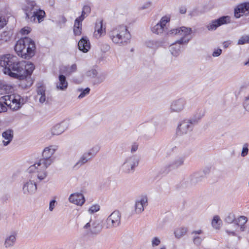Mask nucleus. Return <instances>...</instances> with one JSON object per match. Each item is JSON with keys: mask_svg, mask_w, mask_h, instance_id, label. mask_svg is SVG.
Masks as SVG:
<instances>
[{"mask_svg": "<svg viewBox=\"0 0 249 249\" xmlns=\"http://www.w3.org/2000/svg\"><path fill=\"white\" fill-rule=\"evenodd\" d=\"M248 152H249L248 144L247 143H246L243 145V147L242 148L241 155L242 157H244L248 155Z\"/></svg>", "mask_w": 249, "mask_h": 249, "instance_id": "nucleus-45", "label": "nucleus"}, {"mask_svg": "<svg viewBox=\"0 0 249 249\" xmlns=\"http://www.w3.org/2000/svg\"><path fill=\"white\" fill-rule=\"evenodd\" d=\"M90 160L83 154L80 158L79 160L73 166V169H78L83 165L88 162Z\"/></svg>", "mask_w": 249, "mask_h": 249, "instance_id": "nucleus-28", "label": "nucleus"}, {"mask_svg": "<svg viewBox=\"0 0 249 249\" xmlns=\"http://www.w3.org/2000/svg\"><path fill=\"white\" fill-rule=\"evenodd\" d=\"M234 228L235 230H226L225 231L229 235L236 236L237 235L236 231H237V229L238 228H236L235 227H234Z\"/></svg>", "mask_w": 249, "mask_h": 249, "instance_id": "nucleus-51", "label": "nucleus"}, {"mask_svg": "<svg viewBox=\"0 0 249 249\" xmlns=\"http://www.w3.org/2000/svg\"><path fill=\"white\" fill-rule=\"evenodd\" d=\"M148 198L146 195L141 196L136 201L134 206V212L140 214L143 212L144 208L147 206Z\"/></svg>", "mask_w": 249, "mask_h": 249, "instance_id": "nucleus-15", "label": "nucleus"}, {"mask_svg": "<svg viewBox=\"0 0 249 249\" xmlns=\"http://www.w3.org/2000/svg\"><path fill=\"white\" fill-rule=\"evenodd\" d=\"M77 69V65L76 64H73L71 65H68L65 67L63 72L66 75H71L72 73L76 71Z\"/></svg>", "mask_w": 249, "mask_h": 249, "instance_id": "nucleus-31", "label": "nucleus"}, {"mask_svg": "<svg viewBox=\"0 0 249 249\" xmlns=\"http://www.w3.org/2000/svg\"><path fill=\"white\" fill-rule=\"evenodd\" d=\"M180 45L177 41L170 46V51L174 56H178L180 52Z\"/></svg>", "mask_w": 249, "mask_h": 249, "instance_id": "nucleus-29", "label": "nucleus"}, {"mask_svg": "<svg viewBox=\"0 0 249 249\" xmlns=\"http://www.w3.org/2000/svg\"><path fill=\"white\" fill-rule=\"evenodd\" d=\"M88 15V14H87V13H86L83 10H82L81 15L79 16L78 18H82V20L83 21V20L85 19L86 17Z\"/></svg>", "mask_w": 249, "mask_h": 249, "instance_id": "nucleus-62", "label": "nucleus"}, {"mask_svg": "<svg viewBox=\"0 0 249 249\" xmlns=\"http://www.w3.org/2000/svg\"><path fill=\"white\" fill-rule=\"evenodd\" d=\"M139 160V158L136 155L127 157L121 166V170L126 174L133 173L138 166Z\"/></svg>", "mask_w": 249, "mask_h": 249, "instance_id": "nucleus-8", "label": "nucleus"}, {"mask_svg": "<svg viewBox=\"0 0 249 249\" xmlns=\"http://www.w3.org/2000/svg\"><path fill=\"white\" fill-rule=\"evenodd\" d=\"M0 66L3 68L4 74L19 79L31 75L35 69L33 63L20 61L17 56L11 54L0 57Z\"/></svg>", "mask_w": 249, "mask_h": 249, "instance_id": "nucleus-1", "label": "nucleus"}, {"mask_svg": "<svg viewBox=\"0 0 249 249\" xmlns=\"http://www.w3.org/2000/svg\"><path fill=\"white\" fill-rule=\"evenodd\" d=\"M69 126V123L68 121H63L53 126L50 129V132L53 136L61 135L68 129Z\"/></svg>", "mask_w": 249, "mask_h": 249, "instance_id": "nucleus-16", "label": "nucleus"}, {"mask_svg": "<svg viewBox=\"0 0 249 249\" xmlns=\"http://www.w3.org/2000/svg\"><path fill=\"white\" fill-rule=\"evenodd\" d=\"M204 238V237L202 235H194L193 242L194 244H195L196 246H199L201 244Z\"/></svg>", "mask_w": 249, "mask_h": 249, "instance_id": "nucleus-40", "label": "nucleus"}, {"mask_svg": "<svg viewBox=\"0 0 249 249\" xmlns=\"http://www.w3.org/2000/svg\"><path fill=\"white\" fill-rule=\"evenodd\" d=\"M121 214L118 211L113 212L107 218L105 227L109 229L118 227L121 224Z\"/></svg>", "mask_w": 249, "mask_h": 249, "instance_id": "nucleus-10", "label": "nucleus"}, {"mask_svg": "<svg viewBox=\"0 0 249 249\" xmlns=\"http://www.w3.org/2000/svg\"><path fill=\"white\" fill-rule=\"evenodd\" d=\"M185 158L182 156H178L174 158L169 164L170 169H176L182 166L184 164Z\"/></svg>", "mask_w": 249, "mask_h": 249, "instance_id": "nucleus-21", "label": "nucleus"}, {"mask_svg": "<svg viewBox=\"0 0 249 249\" xmlns=\"http://www.w3.org/2000/svg\"><path fill=\"white\" fill-rule=\"evenodd\" d=\"M146 46L152 49H156L160 46V43L156 40H148L146 42Z\"/></svg>", "mask_w": 249, "mask_h": 249, "instance_id": "nucleus-36", "label": "nucleus"}, {"mask_svg": "<svg viewBox=\"0 0 249 249\" xmlns=\"http://www.w3.org/2000/svg\"><path fill=\"white\" fill-rule=\"evenodd\" d=\"M222 53V50L219 48L215 49L212 55L213 57L219 56Z\"/></svg>", "mask_w": 249, "mask_h": 249, "instance_id": "nucleus-52", "label": "nucleus"}, {"mask_svg": "<svg viewBox=\"0 0 249 249\" xmlns=\"http://www.w3.org/2000/svg\"><path fill=\"white\" fill-rule=\"evenodd\" d=\"M151 243L153 248L159 246L161 243L160 238L157 236L152 237L151 239Z\"/></svg>", "mask_w": 249, "mask_h": 249, "instance_id": "nucleus-38", "label": "nucleus"}, {"mask_svg": "<svg viewBox=\"0 0 249 249\" xmlns=\"http://www.w3.org/2000/svg\"><path fill=\"white\" fill-rule=\"evenodd\" d=\"M70 202L81 206L85 202V198L83 194L80 193H75L71 194L69 197Z\"/></svg>", "mask_w": 249, "mask_h": 249, "instance_id": "nucleus-17", "label": "nucleus"}, {"mask_svg": "<svg viewBox=\"0 0 249 249\" xmlns=\"http://www.w3.org/2000/svg\"><path fill=\"white\" fill-rule=\"evenodd\" d=\"M106 78V75L105 73L101 72L97 73V75L95 77V79L93 81L94 84L99 85L105 81Z\"/></svg>", "mask_w": 249, "mask_h": 249, "instance_id": "nucleus-33", "label": "nucleus"}, {"mask_svg": "<svg viewBox=\"0 0 249 249\" xmlns=\"http://www.w3.org/2000/svg\"><path fill=\"white\" fill-rule=\"evenodd\" d=\"M192 33V30L191 28L182 26L171 29L168 31L167 34L168 36L177 35L180 38L177 40V42L184 45H187L191 40Z\"/></svg>", "mask_w": 249, "mask_h": 249, "instance_id": "nucleus-6", "label": "nucleus"}, {"mask_svg": "<svg viewBox=\"0 0 249 249\" xmlns=\"http://www.w3.org/2000/svg\"><path fill=\"white\" fill-rule=\"evenodd\" d=\"M28 172L31 174L30 179L26 181L23 184L22 187L23 192L25 195H32L34 194L37 190L36 183L43 179H39L37 178H34V172Z\"/></svg>", "mask_w": 249, "mask_h": 249, "instance_id": "nucleus-9", "label": "nucleus"}, {"mask_svg": "<svg viewBox=\"0 0 249 249\" xmlns=\"http://www.w3.org/2000/svg\"><path fill=\"white\" fill-rule=\"evenodd\" d=\"M186 12V8L185 7H181L179 8V13L184 14Z\"/></svg>", "mask_w": 249, "mask_h": 249, "instance_id": "nucleus-64", "label": "nucleus"}, {"mask_svg": "<svg viewBox=\"0 0 249 249\" xmlns=\"http://www.w3.org/2000/svg\"><path fill=\"white\" fill-rule=\"evenodd\" d=\"M36 46L35 42L31 38L24 37L17 42L15 50L21 57L30 59L35 54Z\"/></svg>", "mask_w": 249, "mask_h": 249, "instance_id": "nucleus-4", "label": "nucleus"}, {"mask_svg": "<svg viewBox=\"0 0 249 249\" xmlns=\"http://www.w3.org/2000/svg\"><path fill=\"white\" fill-rule=\"evenodd\" d=\"M203 231L201 230H195L192 231V234L194 235L199 236L198 235H202Z\"/></svg>", "mask_w": 249, "mask_h": 249, "instance_id": "nucleus-59", "label": "nucleus"}, {"mask_svg": "<svg viewBox=\"0 0 249 249\" xmlns=\"http://www.w3.org/2000/svg\"><path fill=\"white\" fill-rule=\"evenodd\" d=\"M100 207L98 204L93 205L89 209L88 212L89 213L92 214L100 210Z\"/></svg>", "mask_w": 249, "mask_h": 249, "instance_id": "nucleus-43", "label": "nucleus"}, {"mask_svg": "<svg viewBox=\"0 0 249 249\" xmlns=\"http://www.w3.org/2000/svg\"><path fill=\"white\" fill-rule=\"evenodd\" d=\"M45 91V88L43 86L38 87L37 89V97L38 98L39 102L41 104L46 101Z\"/></svg>", "mask_w": 249, "mask_h": 249, "instance_id": "nucleus-27", "label": "nucleus"}, {"mask_svg": "<svg viewBox=\"0 0 249 249\" xmlns=\"http://www.w3.org/2000/svg\"><path fill=\"white\" fill-rule=\"evenodd\" d=\"M97 73L98 72L96 70L92 69L87 71L86 75L89 77L95 78L97 75Z\"/></svg>", "mask_w": 249, "mask_h": 249, "instance_id": "nucleus-46", "label": "nucleus"}, {"mask_svg": "<svg viewBox=\"0 0 249 249\" xmlns=\"http://www.w3.org/2000/svg\"><path fill=\"white\" fill-rule=\"evenodd\" d=\"M106 26H103V20H98L96 22L93 36L96 38H99L106 35Z\"/></svg>", "mask_w": 249, "mask_h": 249, "instance_id": "nucleus-18", "label": "nucleus"}, {"mask_svg": "<svg viewBox=\"0 0 249 249\" xmlns=\"http://www.w3.org/2000/svg\"><path fill=\"white\" fill-rule=\"evenodd\" d=\"M103 226L100 220L96 219H90L84 226L85 229L89 228V233L92 235H97L102 231Z\"/></svg>", "mask_w": 249, "mask_h": 249, "instance_id": "nucleus-11", "label": "nucleus"}, {"mask_svg": "<svg viewBox=\"0 0 249 249\" xmlns=\"http://www.w3.org/2000/svg\"><path fill=\"white\" fill-rule=\"evenodd\" d=\"M2 136L3 139L2 141L3 145L6 146L8 145L13 140V131L10 129L6 130L2 133Z\"/></svg>", "mask_w": 249, "mask_h": 249, "instance_id": "nucleus-24", "label": "nucleus"}, {"mask_svg": "<svg viewBox=\"0 0 249 249\" xmlns=\"http://www.w3.org/2000/svg\"><path fill=\"white\" fill-rule=\"evenodd\" d=\"M243 106L246 111H249V95L245 97Z\"/></svg>", "mask_w": 249, "mask_h": 249, "instance_id": "nucleus-48", "label": "nucleus"}, {"mask_svg": "<svg viewBox=\"0 0 249 249\" xmlns=\"http://www.w3.org/2000/svg\"><path fill=\"white\" fill-rule=\"evenodd\" d=\"M78 90L79 91H81V93L78 96V98L79 99H82L89 93L90 89L89 88H87L85 89H79Z\"/></svg>", "mask_w": 249, "mask_h": 249, "instance_id": "nucleus-42", "label": "nucleus"}, {"mask_svg": "<svg viewBox=\"0 0 249 249\" xmlns=\"http://www.w3.org/2000/svg\"><path fill=\"white\" fill-rule=\"evenodd\" d=\"M100 48L101 50L104 52H106L110 49V46L107 43H101L100 45Z\"/></svg>", "mask_w": 249, "mask_h": 249, "instance_id": "nucleus-50", "label": "nucleus"}, {"mask_svg": "<svg viewBox=\"0 0 249 249\" xmlns=\"http://www.w3.org/2000/svg\"><path fill=\"white\" fill-rule=\"evenodd\" d=\"M6 24V20L4 18H0V28L4 27Z\"/></svg>", "mask_w": 249, "mask_h": 249, "instance_id": "nucleus-60", "label": "nucleus"}, {"mask_svg": "<svg viewBox=\"0 0 249 249\" xmlns=\"http://www.w3.org/2000/svg\"><path fill=\"white\" fill-rule=\"evenodd\" d=\"M83 10L88 14L90 12V7L88 5H85L83 7Z\"/></svg>", "mask_w": 249, "mask_h": 249, "instance_id": "nucleus-61", "label": "nucleus"}, {"mask_svg": "<svg viewBox=\"0 0 249 249\" xmlns=\"http://www.w3.org/2000/svg\"><path fill=\"white\" fill-rule=\"evenodd\" d=\"M170 21V17L169 16H165L161 18L159 23L166 29V24L168 23Z\"/></svg>", "mask_w": 249, "mask_h": 249, "instance_id": "nucleus-37", "label": "nucleus"}, {"mask_svg": "<svg viewBox=\"0 0 249 249\" xmlns=\"http://www.w3.org/2000/svg\"><path fill=\"white\" fill-rule=\"evenodd\" d=\"M78 46L80 51L86 53L90 49V42L86 37H83L78 42Z\"/></svg>", "mask_w": 249, "mask_h": 249, "instance_id": "nucleus-22", "label": "nucleus"}, {"mask_svg": "<svg viewBox=\"0 0 249 249\" xmlns=\"http://www.w3.org/2000/svg\"><path fill=\"white\" fill-rule=\"evenodd\" d=\"M82 27L73 28V33L75 36H80L82 33Z\"/></svg>", "mask_w": 249, "mask_h": 249, "instance_id": "nucleus-54", "label": "nucleus"}, {"mask_svg": "<svg viewBox=\"0 0 249 249\" xmlns=\"http://www.w3.org/2000/svg\"><path fill=\"white\" fill-rule=\"evenodd\" d=\"M58 149V146L50 145L44 148L42 152V158L28 168V171L34 172V178L39 179H45L47 176L46 169L54 162L53 154Z\"/></svg>", "mask_w": 249, "mask_h": 249, "instance_id": "nucleus-2", "label": "nucleus"}, {"mask_svg": "<svg viewBox=\"0 0 249 249\" xmlns=\"http://www.w3.org/2000/svg\"><path fill=\"white\" fill-rule=\"evenodd\" d=\"M56 203V201L55 200H52L50 201L49 204V210L50 211H53L55 207V204Z\"/></svg>", "mask_w": 249, "mask_h": 249, "instance_id": "nucleus-58", "label": "nucleus"}, {"mask_svg": "<svg viewBox=\"0 0 249 249\" xmlns=\"http://www.w3.org/2000/svg\"><path fill=\"white\" fill-rule=\"evenodd\" d=\"M222 221L217 215H215L213 217L212 221V225L215 229H219L221 225Z\"/></svg>", "mask_w": 249, "mask_h": 249, "instance_id": "nucleus-35", "label": "nucleus"}, {"mask_svg": "<svg viewBox=\"0 0 249 249\" xmlns=\"http://www.w3.org/2000/svg\"><path fill=\"white\" fill-rule=\"evenodd\" d=\"M138 145L136 144H133L131 146V152H134L136 151V150L138 149Z\"/></svg>", "mask_w": 249, "mask_h": 249, "instance_id": "nucleus-63", "label": "nucleus"}, {"mask_svg": "<svg viewBox=\"0 0 249 249\" xmlns=\"http://www.w3.org/2000/svg\"><path fill=\"white\" fill-rule=\"evenodd\" d=\"M187 233V229L184 227H180L175 230L174 234L176 238H180Z\"/></svg>", "mask_w": 249, "mask_h": 249, "instance_id": "nucleus-32", "label": "nucleus"}, {"mask_svg": "<svg viewBox=\"0 0 249 249\" xmlns=\"http://www.w3.org/2000/svg\"><path fill=\"white\" fill-rule=\"evenodd\" d=\"M84 154L90 160H91L94 157H95V156L92 154V153L89 150L88 152H85Z\"/></svg>", "mask_w": 249, "mask_h": 249, "instance_id": "nucleus-57", "label": "nucleus"}, {"mask_svg": "<svg viewBox=\"0 0 249 249\" xmlns=\"http://www.w3.org/2000/svg\"><path fill=\"white\" fill-rule=\"evenodd\" d=\"M18 232L16 231L11 232L7 234L5 238L3 245L6 248H10L13 247L16 243Z\"/></svg>", "mask_w": 249, "mask_h": 249, "instance_id": "nucleus-19", "label": "nucleus"}, {"mask_svg": "<svg viewBox=\"0 0 249 249\" xmlns=\"http://www.w3.org/2000/svg\"><path fill=\"white\" fill-rule=\"evenodd\" d=\"M82 18H76L74 21L73 28L82 27Z\"/></svg>", "mask_w": 249, "mask_h": 249, "instance_id": "nucleus-47", "label": "nucleus"}, {"mask_svg": "<svg viewBox=\"0 0 249 249\" xmlns=\"http://www.w3.org/2000/svg\"><path fill=\"white\" fill-rule=\"evenodd\" d=\"M4 103L0 102V113L5 112L7 107L13 110H17L21 107L20 96L17 94L6 95L3 97Z\"/></svg>", "mask_w": 249, "mask_h": 249, "instance_id": "nucleus-7", "label": "nucleus"}, {"mask_svg": "<svg viewBox=\"0 0 249 249\" xmlns=\"http://www.w3.org/2000/svg\"><path fill=\"white\" fill-rule=\"evenodd\" d=\"M21 8L25 15L26 19L31 22H35L37 19L40 23L45 15L44 11L41 10L36 2L33 0H24L21 4Z\"/></svg>", "mask_w": 249, "mask_h": 249, "instance_id": "nucleus-3", "label": "nucleus"}, {"mask_svg": "<svg viewBox=\"0 0 249 249\" xmlns=\"http://www.w3.org/2000/svg\"><path fill=\"white\" fill-rule=\"evenodd\" d=\"M200 14V12H199V11H198V10L197 9H194L190 13V15L191 17H195L199 15Z\"/></svg>", "mask_w": 249, "mask_h": 249, "instance_id": "nucleus-56", "label": "nucleus"}, {"mask_svg": "<svg viewBox=\"0 0 249 249\" xmlns=\"http://www.w3.org/2000/svg\"><path fill=\"white\" fill-rule=\"evenodd\" d=\"M249 13V2L239 5L234 10V16L236 18H239L244 15H248Z\"/></svg>", "mask_w": 249, "mask_h": 249, "instance_id": "nucleus-20", "label": "nucleus"}, {"mask_svg": "<svg viewBox=\"0 0 249 249\" xmlns=\"http://www.w3.org/2000/svg\"><path fill=\"white\" fill-rule=\"evenodd\" d=\"M230 22V17L222 16L218 19L211 20L207 25V29L209 31H214L219 26L229 24Z\"/></svg>", "mask_w": 249, "mask_h": 249, "instance_id": "nucleus-13", "label": "nucleus"}, {"mask_svg": "<svg viewBox=\"0 0 249 249\" xmlns=\"http://www.w3.org/2000/svg\"><path fill=\"white\" fill-rule=\"evenodd\" d=\"M187 101L185 99L179 98L173 101L169 107V110L171 113H180L185 108Z\"/></svg>", "mask_w": 249, "mask_h": 249, "instance_id": "nucleus-14", "label": "nucleus"}, {"mask_svg": "<svg viewBox=\"0 0 249 249\" xmlns=\"http://www.w3.org/2000/svg\"><path fill=\"white\" fill-rule=\"evenodd\" d=\"M191 180L193 183H196L201 180L198 173H195L191 176Z\"/></svg>", "mask_w": 249, "mask_h": 249, "instance_id": "nucleus-44", "label": "nucleus"}, {"mask_svg": "<svg viewBox=\"0 0 249 249\" xmlns=\"http://www.w3.org/2000/svg\"><path fill=\"white\" fill-rule=\"evenodd\" d=\"M248 221V218L245 216H240L235 220V224L233 225L236 228H240V231H244L245 229V224Z\"/></svg>", "mask_w": 249, "mask_h": 249, "instance_id": "nucleus-25", "label": "nucleus"}, {"mask_svg": "<svg viewBox=\"0 0 249 249\" xmlns=\"http://www.w3.org/2000/svg\"><path fill=\"white\" fill-rule=\"evenodd\" d=\"M10 35L9 32L5 31L0 35V45L9 40Z\"/></svg>", "mask_w": 249, "mask_h": 249, "instance_id": "nucleus-34", "label": "nucleus"}, {"mask_svg": "<svg viewBox=\"0 0 249 249\" xmlns=\"http://www.w3.org/2000/svg\"><path fill=\"white\" fill-rule=\"evenodd\" d=\"M246 43L249 44V35L243 36L238 41V44L239 45H243Z\"/></svg>", "mask_w": 249, "mask_h": 249, "instance_id": "nucleus-39", "label": "nucleus"}, {"mask_svg": "<svg viewBox=\"0 0 249 249\" xmlns=\"http://www.w3.org/2000/svg\"><path fill=\"white\" fill-rule=\"evenodd\" d=\"M59 81L56 84L57 89L61 90H65L67 89L68 85L65 76L60 74L58 77Z\"/></svg>", "mask_w": 249, "mask_h": 249, "instance_id": "nucleus-26", "label": "nucleus"}, {"mask_svg": "<svg viewBox=\"0 0 249 249\" xmlns=\"http://www.w3.org/2000/svg\"><path fill=\"white\" fill-rule=\"evenodd\" d=\"M195 125L190 119L183 120L178 123L176 133L178 136L186 134L193 130Z\"/></svg>", "mask_w": 249, "mask_h": 249, "instance_id": "nucleus-12", "label": "nucleus"}, {"mask_svg": "<svg viewBox=\"0 0 249 249\" xmlns=\"http://www.w3.org/2000/svg\"><path fill=\"white\" fill-rule=\"evenodd\" d=\"M109 36L113 43L119 46H124L130 42L131 35L126 26L121 25L113 28L109 33Z\"/></svg>", "mask_w": 249, "mask_h": 249, "instance_id": "nucleus-5", "label": "nucleus"}, {"mask_svg": "<svg viewBox=\"0 0 249 249\" xmlns=\"http://www.w3.org/2000/svg\"><path fill=\"white\" fill-rule=\"evenodd\" d=\"M204 111L202 108H197L195 111L193 116L190 119L196 125L198 123L200 120L204 116Z\"/></svg>", "mask_w": 249, "mask_h": 249, "instance_id": "nucleus-23", "label": "nucleus"}, {"mask_svg": "<svg viewBox=\"0 0 249 249\" xmlns=\"http://www.w3.org/2000/svg\"><path fill=\"white\" fill-rule=\"evenodd\" d=\"M166 29L160 25L159 22L153 26L151 29V31L154 34L157 35H161Z\"/></svg>", "mask_w": 249, "mask_h": 249, "instance_id": "nucleus-30", "label": "nucleus"}, {"mask_svg": "<svg viewBox=\"0 0 249 249\" xmlns=\"http://www.w3.org/2000/svg\"><path fill=\"white\" fill-rule=\"evenodd\" d=\"M89 150L95 156L100 150V147L98 146H95L92 147Z\"/></svg>", "mask_w": 249, "mask_h": 249, "instance_id": "nucleus-55", "label": "nucleus"}, {"mask_svg": "<svg viewBox=\"0 0 249 249\" xmlns=\"http://www.w3.org/2000/svg\"><path fill=\"white\" fill-rule=\"evenodd\" d=\"M31 31L30 28L28 27H25L22 29L20 31V33L23 35H28Z\"/></svg>", "mask_w": 249, "mask_h": 249, "instance_id": "nucleus-53", "label": "nucleus"}, {"mask_svg": "<svg viewBox=\"0 0 249 249\" xmlns=\"http://www.w3.org/2000/svg\"><path fill=\"white\" fill-rule=\"evenodd\" d=\"M235 220V215L232 213H229L225 219V222L228 223H231Z\"/></svg>", "mask_w": 249, "mask_h": 249, "instance_id": "nucleus-41", "label": "nucleus"}, {"mask_svg": "<svg viewBox=\"0 0 249 249\" xmlns=\"http://www.w3.org/2000/svg\"><path fill=\"white\" fill-rule=\"evenodd\" d=\"M153 4L152 2L150 1H146L144 3L141 7V9L142 10L144 9H150L152 7Z\"/></svg>", "mask_w": 249, "mask_h": 249, "instance_id": "nucleus-49", "label": "nucleus"}]
</instances>
